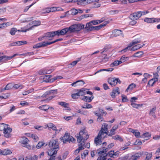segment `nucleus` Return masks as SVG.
Listing matches in <instances>:
<instances>
[{
  "label": "nucleus",
  "instance_id": "62",
  "mask_svg": "<svg viewBox=\"0 0 160 160\" xmlns=\"http://www.w3.org/2000/svg\"><path fill=\"white\" fill-rule=\"evenodd\" d=\"M34 54V52H28L19 55L20 56H30Z\"/></svg>",
  "mask_w": 160,
  "mask_h": 160
},
{
  "label": "nucleus",
  "instance_id": "12",
  "mask_svg": "<svg viewBox=\"0 0 160 160\" xmlns=\"http://www.w3.org/2000/svg\"><path fill=\"white\" fill-rule=\"evenodd\" d=\"M105 137H106V135H103L98 133V135L95 138L94 143L97 146L100 145L102 143L101 139H104Z\"/></svg>",
  "mask_w": 160,
  "mask_h": 160
},
{
  "label": "nucleus",
  "instance_id": "57",
  "mask_svg": "<svg viewBox=\"0 0 160 160\" xmlns=\"http://www.w3.org/2000/svg\"><path fill=\"white\" fill-rule=\"evenodd\" d=\"M33 91H34L33 88H31V89H30L29 90H27V91H26L23 92L22 94L23 95H27L28 94L32 92H33Z\"/></svg>",
  "mask_w": 160,
  "mask_h": 160
},
{
  "label": "nucleus",
  "instance_id": "16",
  "mask_svg": "<svg viewBox=\"0 0 160 160\" xmlns=\"http://www.w3.org/2000/svg\"><path fill=\"white\" fill-rule=\"evenodd\" d=\"M54 70L53 68L50 69L48 68H43L38 71V74L40 75L50 74Z\"/></svg>",
  "mask_w": 160,
  "mask_h": 160
},
{
  "label": "nucleus",
  "instance_id": "25",
  "mask_svg": "<svg viewBox=\"0 0 160 160\" xmlns=\"http://www.w3.org/2000/svg\"><path fill=\"white\" fill-rule=\"evenodd\" d=\"M70 136L69 134L68 133H66L62 139H61V140H62L63 143H66L67 142H68Z\"/></svg>",
  "mask_w": 160,
  "mask_h": 160
},
{
  "label": "nucleus",
  "instance_id": "22",
  "mask_svg": "<svg viewBox=\"0 0 160 160\" xmlns=\"http://www.w3.org/2000/svg\"><path fill=\"white\" fill-rule=\"evenodd\" d=\"M119 152L118 151H117L115 152L114 151L111 150L108 152L107 154V156L108 155V156L111 158H115L116 157L119 156Z\"/></svg>",
  "mask_w": 160,
  "mask_h": 160
},
{
  "label": "nucleus",
  "instance_id": "52",
  "mask_svg": "<svg viewBox=\"0 0 160 160\" xmlns=\"http://www.w3.org/2000/svg\"><path fill=\"white\" fill-rule=\"evenodd\" d=\"M121 63V61L120 60L115 61L111 64V66L112 67L117 66L119 64H120Z\"/></svg>",
  "mask_w": 160,
  "mask_h": 160
},
{
  "label": "nucleus",
  "instance_id": "61",
  "mask_svg": "<svg viewBox=\"0 0 160 160\" xmlns=\"http://www.w3.org/2000/svg\"><path fill=\"white\" fill-rule=\"evenodd\" d=\"M32 23L34 26H38L41 25V22L40 21H34L32 22Z\"/></svg>",
  "mask_w": 160,
  "mask_h": 160
},
{
  "label": "nucleus",
  "instance_id": "53",
  "mask_svg": "<svg viewBox=\"0 0 160 160\" xmlns=\"http://www.w3.org/2000/svg\"><path fill=\"white\" fill-rule=\"evenodd\" d=\"M30 137L32 138L34 141L35 142H37L39 139L37 135L35 134H31L30 136Z\"/></svg>",
  "mask_w": 160,
  "mask_h": 160
},
{
  "label": "nucleus",
  "instance_id": "44",
  "mask_svg": "<svg viewBox=\"0 0 160 160\" xmlns=\"http://www.w3.org/2000/svg\"><path fill=\"white\" fill-rule=\"evenodd\" d=\"M131 105L133 108L138 109L139 107H142L143 104H137L133 102L131 103Z\"/></svg>",
  "mask_w": 160,
  "mask_h": 160
},
{
  "label": "nucleus",
  "instance_id": "48",
  "mask_svg": "<svg viewBox=\"0 0 160 160\" xmlns=\"http://www.w3.org/2000/svg\"><path fill=\"white\" fill-rule=\"evenodd\" d=\"M13 88V84L11 83L7 84L5 87V89L10 90L12 89Z\"/></svg>",
  "mask_w": 160,
  "mask_h": 160
},
{
  "label": "nucleus",
  "instance_id": "46",
  "mask_svg": "<svg viewBox=\"0 0 160 160\" xmlns=\"http://www.w3.org/2000/svg\"><path fill=\"white\" fill-rule=\"evenodd\" d=\"M49 12H55L59 10V7H52L51 8H49Z\"/></svg>",
  "mask_w": 160,
  "mask_h": 160
},
{
  "label": "nucleus",
  "instance_id": "15",
  "mask_svg": "<svg viewBox=\"0 0 160 160\" xmlns=\"http://www.w3.org/2000/svg\"><path fill=\"white\" fill-rule=\"evenodd\" d=\"M18 54L16 53L14 54L12 56H7L6 55H4L0 57V62H4L6 61L10 60L12 59V58L14 57L18 56Z\"/></svg>",
  "mask_w": 160,
  "mask_h": 160
},
{
  "label": "nucleus",
  "instance_id": "59",
  "mask_svg": "<svg viewBox=\"0 0 160 160\" xmlns=\"http://www.w3.org/2000/svg\"><path fill=\"white\" fill-rule=\"evenodd\" d=\"M71 96L72 98L75 99H78L80 97L78 92L72 94Z\"/></svg>",
  "mask_w": 160,
  "mask_h": 160
},
{
  "label": "nucleus",
  "instance_id": "30",
  "mask_svg": "<svg viewBox=\"0 0 160 160\" xmlns=\"http://www.w3.org/2000/svg\"><path fill=\"white\" fill-rule=\"evenodd\" d=\"M94 113L96 116L98 117L97 121L100 122L103 121L104 119L102 116H101V114L100 112H95Z\"/></svg>",
  "mask_w": 160,
  "mask_h": 160
},
{
  "label": "nucleus",
  "instance_id": "17",
  "mask_svg": "<svg viewBox=\"0 0 160 160\" xmlns=\"http://www.w3.org/2000/svg\"><path fill=\"white\" fill-rule=\"evenodd\" d=\"M8 125L5 129L3 131L4 136L5 137L7 138H9L11 137V133L12 130V128L8 127Z\"/></svg>",
  "mask_w": 160,
  "mask_h": 160
},
{
  "label": "nucleus",
  "instance_id": "23",
  "mask_svg": "<svg viewBox=\"0 0 160 160\" xmlns=\"http://www.w3.org/2000/svg\"><path fill=\"white\" fill-rule=\"evenodd\" d=\"M61 106L63 108V110L65 111H70L71 108L69 107L68 103L63 102H61Z\"/></svg>",
  "mask_w": 160,
  "mask_h": 160
},
{
  "label": "nucleus",
  "instance_id": "9",
  "mask_svg": "<svg viewBox=\"0 0 160 160\" xmlns=\"http://www.w3.org/2000/svg\"><path fill=\"white\" fill-rule=\"evenodd\" d=\"M29 142V140L27 138L23 137L22 138L20 142L22 145L23 147H25L28 149H31L32 147L28 143Z\"/></svg>",
  "mask_w": 160,
  "mask_h": 160
},
{
  "label": "nucleus",
  "instance_id": "29",
  "mask_svg": "<svg viewBox=\"0 0 160 160\" xmlns=\"http://www.w3.org/2000/svg\"><path fill=\"white\" fill-rule=\"evenodd\" d=\"M20 31L22 32H26L27 31L26 30H17L16 28H12L10 31V34L12 35H14L15 34L16 32L17 31Z\"/></svg>",
  "mask_w": 160,
  "mask_h": 160
},
{
  "label": "nucleus",
  "instance_id": "56",
  "mask_svg": "<svg viewBox=\"0 0 160 160\" xmlns=\"http://www.w3.org/2000/svg\"><path fill=\"white\" fill-rule=\"evenodd\" d=\"M115 133V131L113 130V129L112 128L110 132L108 131V133H107V135L110 136L114 135Z\"/></svg>",
  "mask_w": 160,
  "mask_h": 160
},
{
  "label": "nucleus",
  "instance_id": "39",
  "mask_svg": "<svg viewBox=\"0 0 160 160\" xmlns=\"http://www.w3.org/2000/svg\"><path fill=\"white\" fill-rule=\"evenodd\" d=\"M114 146V144L113 143H111L109 144L107 148H105L103 147L102 148V151H106V149H107V152L108 150L109 149L112 148Z\"/></svg>",
  "mask_w": 160,
  "mask_h": 160
},
{
  "label": "nucleus",
  "instance_id": "11",
  "mask_svg": "<svg viewBox=\"0 0 160 160\" xmlns=\"http://www.w3.org/2000/svg\"><path fill=\"white\" fill-rule=\"evenodd\" d=\"M105 151H100L98 152V154L99 156L97 160H108L107 154V149Z\"/></svg>",
  "mask_w": 160,
  "mask_h": 160
},
{
  "label": "nucleus",
  "instance_id": "7",
  "mask_svg": "<svg viewBox=\"0 0 160 160\" xmlns=\"http://www.w3.org/2000/svg\"><path fill=\"white\" fill-rule=\"evenodd\" d=\"M60 41V38L57 39L51 42H42L39 43L36 45H34L33 48H38L42 47H44L48 45H50L57 41Z\"/></svg>",
  "mask_w": 160,
  "mask_h": 160
},
{
  "label": "nucleus",
  "instance_id": "27",
  "mask_svg": "<svg viewBox=\"0 0 160 160\" xmlns=\"http://www.w3.org/2000/svg\"><path fill=\"white\" fill-rule=\"evenodd\" d=\"M145 45L144 44H139L133 45V46L131 49V51H132L136 50L142 47Z\"/></svg>",
  "mask_w": 160,
  "mask_h": 160
},
{
  "label": "nucleus",
  "instance_id": "18",
  "mask_svg": "<svg viewBox=\"0 0 160 160\" xmlns=\"http://www.w3.org/2000/svg\"><path fill=\"white\" fill-rule=\"evenodd\" d=\"M141 16L142 14L139 13V11H138L131 14L129 17L131 20H137L141 17Z\"/></svg>",
  "mask_w": 160,
  "mask_h": 160
},
{
  "label": "nucleus",
  "instance_id": "8",
  "mask_svg": "<svg viewBox=\"0 0 160 160\" xmlns=\"http://www.w3.org/2000/svg\"><path fill=\"white\" fill-rule=\"evenodd\" d=\"M106 19L105 18L103 17L100 20L91 21L86 24L85 28H88L89 27L93 25H96L98 24H99L104 21Z\"/></svg>",
  "mask_w": 160,
  "mask_h": 160
},
{
  "label": "nucleus",
  "instance_id": "36",
  "mask_svg": "<svg viewBox=\"0 0 160 160\" xmlns=\"http://www.w3.org/2000/svg\"><path fill=\"white\" fill-rule=\"evenodd\" d=\"M85 142L86 141H82L81 142L79 143L81 145H82V148H83V149L86 148H88L90 147V143L89 142L87 143L85 145Z\"/></svg>",
  "mask_w": 160,
  "mask_h": 160
},
{
  "label": "nucleus",
  "instance_id": "45",
  "mask_svg": "<svg viewBox=\"0 0 160 160\" xmlns=\"http://www.w3.org/2000/svg\"><path fill=\"white\" fill-rule=\"evenodd\" d=\"M83 149V148H82V145H80V143H79L78 144V148L76 149L74 152V153L75 154H78V153L80 150H82Z\"/></svg>",
  "mask_w": 160,
  "mask_h": 160
},
{
  "label": "nucleus",
  "instance_id": "21",
  "mask_svg": "<svg viewBox=\"0 0 160 160\" xmlns=\"http://www.w3.org/2000/svg\"><path fill=\"white\" fill-rule=\"evenodd\" d=\"M27 43V42L26 41H19L12 42L10 44V45L11 46H21L26 44Z\"/></svg>",
  "mask_w": 160,
  "mask_h": 160
},
{
  "label": "nucleus",
  "instance_id": "10",
  "mask_svg": "<svg viewBox=\"0 0 160 160\" xmlns=\"http://www.w3.org/2000/svg\"><path fill=\"white\" fill-rule=\"evenodd\" d=\"M108 82L112 87L115 86L118 82L121 83V81L118 78H110L108 79Z\"/></svg>",
  "mask_w": 160,
  "mask_h": 160
},
{
  "label": "nucleus",
  "instance_id": "34",
  "mask_svg": "<svg viewBox=\"0 0 160 160\" xmlns=\"http://www.w3.org/2000/svg\"><path fill=\"white\" fill-rule=\"evenodd\" d=\"M122 32L121 30L116 29L113 31L112 33L114 36L117 37L120 35L122 34Z\"/></svg>",
  "mask_w": 160,
  "mask_h": 160
},
{
  "label": "nucleus",
  "instance_id": "49",
  "mask_svg": "<svg viewBox=\"0 0 160 160\" xmlns=\"http://www.w3.org/2000/svg\"><path fill=\"white\" fill-rule=\"evenodd\" d=\"M92 108V106L91 104L88 103H87L86 104L82 106V108Z\"/></svg>",
  "mask_w": 160,
  "mask_h": 160
},
{
  "label": "nucleus",
  "instance_id": "38",
  "mask_svg": "<svg viewBox=\"0 0 160 160\" xmlns=\"http://www.w3.org/2000/svg\"><path fill=\"white\" fill-rule=\"evenodd\" d=\"M136 87V85L134 83H132L129 85L127 89H126L125 92H128L129 90H132Z\"/></svg>",
  "mask_w": 160,
  "mask_h": 160
},
{
  "label": "nucleus",
  "instance_id": "28",
  "mask_svg": "<svg viewBox=\"0 0 160 160\" xmlns=\"http://www.w3.org/2000/svg\"><path fill=\"white\" fill-rule=\"evenodd\" d=\"M57 145L59 147V145L57 143V142L56 140L52 139L50 141L49 143V146L51 148H55Z\"/></svg>",
  "mask_w": 160,
  "mask_h": 160
},
{
  "label": "nucleus",
  "instance_id": "41",
  "mask_svg": "<svg viewBox=\"0 0 160 160\" xmlns=\"http://www.w3.org/2000/svg\"><path fill=\"white\" fill-rule=\"evenodd\" d=\"M153 18H146L144 19V21L148 23H153Z\"/></svg>",
  "mask_w": 160,
  "mask_h": 160
},
{
  "label": "nucleus",
  "instance_id": "26",
  "mask_svg": "<svg viewBox=\"0 0 160 160\" xmlns=\"http://www.w3.org/2000/svg\"><path fill=\"white\" fill-rule=\"evenodd\" d=\"M85 83L82 80L77 81L71 84L72 86H82Z\"/></svg>",
  "mask_w": 160,
  "mask_h": 160
},
{
  "label": "nucleus",
  "instance_id": "37",
  "mask_svg": "<svg viewBox=\"0 0 160 160\" xmlns=\"http://www.w3.org/2000/svg\"><path fill=\"white\" fill-rule=\"evenodd\" d=\"M156 109V107H155L151 109L149 112V114L152 116L154 118H156L155 112Z\"/></svg>",
  "mask_w": 160,
  "mask_h": 160
},
{
  "label": "nucleus",
  "instance_id": "33",
  "mask_svg": "<svg viewBox=\"0 0 160 160\" xmlns=\"http://www.w3.org/2000/svg\"><path fill=\"white\" fill-rule=\"evenodd\" d=\"M81 99L84 100L87 102H90L93 99V98H92V97H87L84 96L82 98H81Z\"/></svg>",
  "mask_w": 160,
  "mask_h": 160
},
{
  "label": "nucleus",
  "instance_id": "54",
  "mask_svg": "<svg viewBox=\"0 0 160 160\" xmlns=\"http://www.w3.org/2000/svg\"><path fill=\"white\" fill-rule=\"evenodd\" d=\"M129 59V57H126L124 56H122L120 59V61L121 63L123 62L128 60Z\"/></svg>",
  "mask_w": 160,
  "mask_h": 160
},
{
  "label": "nucleus",
  "instance_id": "1",
  "mask_svg": "<svg viewBox=\"0 0 160 160\" xmlns=\"http://www.w3.org/2000/svg\"><path fill=\"white\" fill-rule=\"evenodd\" d=\"M89 135L85 128H83L81 129L79 133L77 135V141L78 143L82 141H86L89 138Z\"/></svg>",
  "mask_w": 160,
  "mask_h": 160
},
{
  "label": "nucleus",
  "instance_id": "3",
  "mask_svg": "<svg viewBox=\"0 0 160 160\" xmlns=\"http://www.w3.org/2000/svg\"><path fill=\"white\" fill-rule=\"evenodd\" d=\"M142 154V152H141L136 153L134 155H132L131 156H130L129 154H128L120 157L119 159L120 160H130L131 159L132 160H137L141 157Z\"/></svg>",
  "mask_w": 160,
  "mask_h": 160
},
{
  "label": "nucleus",
  "instance_id": "5",
  "mask_svg": "<svg viewBox=\"0 0 160 160\" xmlns=\"http://www.w3.org/2000/svg\"><path fill=\"white\" fill-rule=\"evenodd\" d=\"M69 28V32H72L80 31L84 28V25L83 24H75L70 26Z\"/></svg>",
  "mask_w": 160,
  "mask_h": 160
},
{
  "label": "nucleus",
  "instance_id": "32",
  "mask_svg": "<svg viewBox=\"0 0 160 160\" xmlns=\"http://www.w3.org/2000/svg\"><path fill=\"white\" fill-rule=\"evenodd\" d=\"M151 137V134L148 132H146L143 133V134L140 136L141 138H146V140H148Z\"/></svg>",
  "mask_w": 160,
  "mask_h": 160
},
{
  "label": "nucleus",
  "instance_id": "31",
  "mask_svg": "<svg viewBox=\"0 0 160 160\" xmlns=\"http://www.w3.org/2000/svg\"><path fill=\"white\" fill-rule=\"evenodd\" d=\"M158 80V79L157 78H153L150 79L148 82V85L149 86H152L154 84L157 82Z\"/></svg>",
  "mask_w": 160,
  "mask_h": 160
},
{
  "label": "nucleus",
  "instance_id": "14",
  "mask_svg": "<svg viewBox=\"0 0 160 160\" xmlns=\"http://www.w3.org/2000/svg\"><path fill=\"white\" fill-rule=\"evenodd\" d=\"M108 124L106 123H103L102 126L101 130L99 132V133L103 135H106V137L107 134L108 133Z\"/></svg>",
  "mask_w": 160,
  "mask_h": 160
},
{
  "label": "nucleus",
  "instance_id": "50",
  "mask_svg": "<svg viewBox=\"0 0 160 160\" xmlns=\"http://www.w3.org/2000/svg\"><path fill=\"white\" fill-rule=\"evenodd\" d=\"M39 0H37L36 1H35L34 2H33L30 5L27 6L25 8L24 10V12H26L33 5H34V4H35L38 1H39Z\"/></svg>",
  "mask_w": 160,
  "mask_h": 160
},
{
  "label": "nucleus",
  "instance_id": "4",
  "mask_svg": "<svg viewBox=\"0 0 160 160\" xmlns=\"http://www.w3.org/2000/svg\"><path fill=\"white\" fill-rule=\"evenodd\" d=\"M55 148H51L48 152V155L50 156V158L48 160H55V155L57 153L58 149H59V146L57 145Z\"/></svg>",
  "mask_w": 160,
  "mask_h": 160
},
{
  "label": "nucleus",
  "instance_id": "42",
  "mask_svg": "<svg viewBox=\"0 0 160 160\" xmlns=\"http://www.w3.org/2000/svg\"><path fill=\"white\" fill-rule=\"evenodd\" d=\"M3 155H10L11 153H12V152L10 150L5 149H3Z\"/></svg>",
  "mask_w": 160,
  "mask_h": 160
},
{
  "label": "nucleus",
  "instance_id": "13",
  "mask_svg": "<svg viewBox=\"0 0 160 160\" xmlns=\"http://www.w3.org/2000/svg\"><path fill=\"white\" fill-rule=\"evenodd\" d=\"M141 42V41L140 40L135 39L132 41V42L129 44L128 46L121 50V52L123 53L129 50L131 47L133 46V45H134L135 44L139 43Z\"/></svg>",
  "mask_w": 160,
  "mask_h": 160
},
{
  "label": "nucleus",
  "instance_id": "19",
  "mask_svg": "<svg viewBox=\"0 0 160 160\" xmlns=\"http://www.w3.org/2000/svg\"><path fill=\"white\" fill-rule=\"evenodd\" d=\"M120 93L119 88L118 87H116L112 90L110 95L112 98H116V95L119 94Z\"/></svg>",
  "mask_w": 160,
  "mask_h": 160
},
{
  "label": "nucleus",
  "instance_id": "60",
  "mask_svg": "<svg viewBox=\"0 0 160 160\" xmlns=\"http://www.w3.org/2000/svg\"><path fill=\"white\" fill-rule=\"evenodd\" d=\"M20 105H22V106L24 107L25 106H28L29 105V103L25 101H22Z\"/></svg>",
  "mask_w": 160,
  "mask_h": 160
},
{
  "label": "nucleus",
  "instance_id": "40",
  "mask_svg": "<svg viewBox=\"0 0 160 160\" xmlns=\"http://www.w3.org/2000/svg\"><path fill=\"white\" fill-rule=\"evenodd\" d=\"M38 108L41 110L46 111L49 109V107L48 105H45L40 106Z\"/></svg>",
  "mask_w": 160,
  "mask_h": 160
},
{
  "label": "nucleus",
  "instance_id": "55",
  "mask_svg": "<svg viewBox=\"0 0 160 160\" xmlns=\"http://www.w3.org/2000/svg\"><path fill=\"white\" fill-rule=\"evenodd\" d=\"M112 138L115 140H119L120 142H122L123 141V139L119 135H116L113 136Z\"/></svg>",
  "mask_w": 160,
  "mask_h": 160
},
{
  "label": "nucleus",
  "instance_id": "2",
  "mask_svg": "<svg viewBox=\"0 0 160 160\" xmlns=\"http://www.w3.org/2000/svg\"><path fill=\"white\" fill-rule=\"evenodd\" d=\"M57 90L47 91L45 92L41 97L44 98L43 100H41V101H45L49 102L55 96V94L57 93Z\"/></svg>",
  "mask_w": 160,
  "mask_h": 160
},
{
  "label": "nucleus",
  "instance_id": "51",
  "mask_svg": "<svg viewBox=\"0 0 160 160\" xmlns=\"http://www.w3.org/2000/svg\"><path fill=\"white\" fill-rule=\"evenodd\" d=\"M41 13L42 14L49 13V8H46L42 9L41 11Z\"/></svg>",
  "mask_w": 160,
  "mask_h": 160
},
{
  "label": "nucleus",
  "instance_id": "43",
  "mask_svg": "<svg viewBox=\"0 0 160 160\" xmlns=\"http://www.w3.org/2000/svg\"><path fill=\"white\" fill-rule=\"evenodd\" d=\"M68 32H69V28L63 29L61 30V35H64Z\"/></svg>",
  "mask_w": 160,
  "mask_h": 160
},
{
  "label": "nucleus",
  "instance_id": "64",
  "mask_svg": "<svg viewBox=\"0 0 160 160\" xmlns=\"http://www.w3.org/2000/svg\"><path fill=\"white\" fill-rule=\"evenodd\" d=\"M88 153V150H85L83 152V154H82V158H85V157L87 155Z\"/></svg>",
  "mask_w": 160,
  "mask_h": 160
},
{
  "label": "nucleus",
  "instance_id": "47",
  "mask_svg": "<svg viewBox=\"0 0 160 160\" xmlns=\"http://www.w3.org/2000/svg\"><path fill=\"white\" fill-rule=\"evenodd\" d=\"M8 125V124L3 123H0V131H4Z\"/></svg>",
  "mask_w": 160,
  "mask_h": 160
},
{
  "label": "nucleus",
  "instance_id": "58",
  "mask_svg": "<svg viewBox=\"0 0 160 160\" xmlns=\"http://www.w3.org/2000/svg\"><path fill=\"white\" fill-rule=\"evenodd\" d=\"M45 143L43 142H39L36 146V148L38 149L40 148L42 146H43Z\"/></svg>",
  "mask_w": 160,
  "mask_h": 160
},
{
  "label": "nucleus",
  "instance_id": "63",
  "mask_svg": "<svg viewBox=\"0 0 160 160\" xmlns=\"http://www.w3.org/2000/svg\"><path fill=\"white\" fill-rule=\"evenodd\" d=\"M79 0H65L66 2H77V4L79 5L78 3V1Z\"/></svg>",
  "mask_w": 160,
  "mask_h": 160
},
{
  "label": "nucleus",
  "instance_id": "35",
  "mask_svg": "<svg viewBox=\"0 0 160 160\" xmlns=\"http://www.w3.org/2000/svg\"><path fill=\"white\" fill-rule=\"evenodd\" d=\"M86 89L83 88H82L80 89L78 92L79 96H82L84 97L86 94Z\"/></svg>",
  "mask_w": 160,
  "mask_h": 160
},
{
  "label": "nucleus",
  "instance_id": "20",
  "mask_svg": "<svg viewBox=\"0 0 160 160\" xmlns=\"http://www.w3.org/2000/svg\"><path fill=\"white\" fill-rule=\"evenodd\" d=\"M59 76H57L54 78L53 79H51L50 76L49 75H45L43 78V81L46 82H52L55 80L60 78Z\"/></svg>",
  "mask_w": 160,
  "mask_h": 160
},
{
  "label": "nucleus",
  "instance_id": "6",
  "mask_svg": "<svg viewBox=\"0 0 160 160\" xmlns=\"http://www.w3.org/2000/svg\"><path fill=\"white\" fill-rule=\"evenodd\" d=\"M60 35V30L54 32H50L46 33L44 36L41 38L42 39H46V38H48L49 40L52 39L51 38L56 36H59Z\"/></svg>",
  "mask_w": 160,
  "mask_h": 160
},
{
  "label": "nucleus",
  "instance_id": "24",
  "mask_svg": "<svg viewBox=\"0 0 160 160\" xmlns=\"http://www.w3.org/2000/svg\"><path fill=\"white\" fill-rule=\"evenodd\" d=\"M109 22L108 21H105L103 23L101 24L99 26H94V30H98L102 28L105 26L108 23H109Z\"/></svg>",
  "mask_w": 160,
  "mask_h": 160
}]
</instances>
